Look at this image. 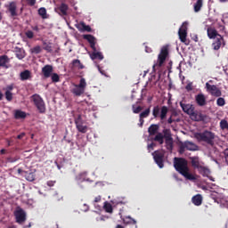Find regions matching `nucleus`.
<instances>
[{
	"label": "nucleus",
	"instance_id": "f257e3e1",
	"mask_svg": "<svg viewBox=\"0 0 228 228\" xmlns=\"http://www.w3.org/2000/svg\"><path fill=\"white\" fill-rule=\"evenodd\" d=\"M174 167L176 172L180 173L181 175H183L187 181H196L197 177L191 173H190V167H188V160L184 158L174 159Z\"/></svg>",
	"mask_w": 228,
	"mask_h": 228
},
{
	"label": "nucleus",
	"instance_id": "f03ea898",
	"mask_svg": "<svg viewBox=\"0 0 228 228\" xmlns=\"http://www.w3.org/2000/svg\"><path fill=\"white\" fill-rule=\"evenodd\" d=\"M180 106L183 111L187 115H190L191 118L195 120V122H202V120H204L205 116L202 113L195 110V107L192 104H186L181 102Z\"/></svg>",
	"mask_w": 228,
	"mask_h": 228
},
{
	"label": "nucleus",
	"instance_id": "7ed1b4c3",
	"mask_svg": "<svg viewBox=\"0 0 228 228\" xmlns=\"http://www.w3.org/2000/svg\"><path fill=\"white\" fill-rule=\"evenodd\" d=\"M195 138L198 140V142H202L203 143L213 147V145H215L216 134L209 130H205L203 132L195 134Z\"/></svg>",
	"mask_w": 228,
	"mask_h": 228
},
{
	"label": "nucleus",
	"instance_id": "20e7f679",
	"mask_svg": "<svg viewBox=\"0 0 228 228\" xmlns=\"http://www.w3.org/2000/svg\"><path fill=\"white\" fill-rule=\"evenodd\" d=\"M167 58H168V46H163L158 56L157 62L152 66L153 72H156L160 67H163L165 61H167Z\"/></svg>",
	"mask_w": 228,
	"mask_h": 228
},
{
	"label": "nucleus",
	"instance_id": "39448f33",
	"mask_svg": "<svg viewBox=\"0 0 228 228\" xmlns=\"http://www.w3.org/2000/svg\"><path fill=\"white\" fill-rule=\"evenodd\" d=\"M16 220V224L20 225H24L26 220H28V214H26V210H23L20 207H16L13 213Z\"/></svg>",
	"mask_w": 228,
	"mask_h": 228
},
{
	"label": "nucleus",
	"instance_id": "423d86ee",
	"mask_svg": "<svg viewBox=\"0 0 228 228\" xmlns=\"http://www.w3.org/2000/svg\"><path fill=\"white\" fill-rule=\"evenodd\" d=\"M163 133V134H162ZM162 133H158L153 138L154 142H158L159 145L165 143V140H172V132L170 129H164Z\"/></svg>",
	"mask_w": 228,
	"mask_h": 228
},
{
	"label": "nucleus",
	"instance_id": "0eeeda50",
	"mask_svg": "<svg viewBox=\"0 0 228 228\" xmlns=\"http://www.w3.org/2000/svg\"><path fill=\"white\" fill-rule=\"evenodd\" d=\"M167 113H168L167 106H162L160 108L159 105H156L153 107L152 115L154 118H158V117H159L161 120H165V118H167Z\"/></svg>",
	"mask_w": 228,
	"mask_h": 228
},
{
	"label": "nucleus",
	"instance_id": "6e6552de",
	"mask_svg": "<svg viewBox=\"0 0 228 228\" xmlns=\"http://www.w3.org/2000/svg\"><path fill=\"white\" fill-rule=\"evenodd\" d=\"M74 88L71 89V93L74 94L77 97H81L85 94V89L86 88V80L81 78L78 85H74Z\"/></svg>",
	"mask_w": 228,
	"mask_h": 228
},
{
	"label": "nucleus",
	"instance_id": "1a4fd4ad",
	"mask_svg": "<svg viewBox=\"0 0 228 228\" xmlns=\"http://www.w3.org/2000/svg\"><path fill=\"white\" fill-rule=\"evenodd\" d=\"M178 35L183 44L190 45V40L186 39V37H188V23L186 21L182 24V27L178 30Z\"/></svg>",
	"mask_w": 228,
	"mask_h": 228
},
{
	"label": "nucleus",
	"instance_id": "9d476101",
	"mask_svg": "<svg viewBox=\"0 0 228 228\" xmlns=\"http://www.w3.org/2000/svg\"><path fill=\"white\" fill-rule=\"evenodd\" d=\"M31 98L38 112L45 113V102H44V99L39 94H34Z\"/></svg>",
	"mask_w": 228,
	"mask_h": 228
},
{
	"label": "nucleus",
	"instance_id": "9b49d317",
	"mask_svg": "<svg viewBox=\"0 0 228 228\" xmlns=\"http://www.w3.org/2000/svg\"><path fill=\"white\" fill-rule=\"evenodd\" d=\"M205 88L212 97H222V90L219 89L216 85H211L208 82L206 83Z\"/></svg>",
	"mask_w": 228,
	"mask_h": 228
},
{
	"label": "nucleus",
	"instance_id": "f8f14e48",
	"mask_svg": "<svg viewBox=\"0 0 228 228\" xmlns=\"http://www.w3.org/2000/svg\"><path fill=\"white\" fill-rule=\"evenodd\" d=\"M152 156L158 167H159V168H163V167H165V164L163 163V159L165 158V154L159 151H155L152 153Z\"/></svg>",
	"mask_w": 228,
	"mask_h": 228
},
{
	"label": "nucleus",
	"instance_id": "ddd939ff",
	"mask_svg": "<svg viewBox=\"0 0 228 228\" xmlns=\"http://www.w3.org/2000/svg\"><path fill=\"white\" fill-rule=\"evenodd\" d=\"M222 45L223 47L225 46V40L224 39L223 36H219V37H216V39H214V42L212 43V48L214 51H218Z\"/></svg>",
	"mask_w": 228,
	"mask_h": 228
},
{
	"label": "nucleus",
	"instance_id": "4468645a",
	"mask_svg": "<svg viewBox=\"0 0 228 228\" xmlns=\"http://www.w3.org/2000/svg\"><path fill=\"white\" fill-rule=\"evenodd\" d=\"M191 167L195 170H199L204 166V163L200 161V159L199 157H190Z\"/></svg>",
	"mask_w": 228,
	"mask_h": 228
},
{
	"label": "nucleus",
	"instance_id": "2eb2a0df",
	"mask_svg": "<svg viewBox=\"0 0 228 228\" xmlns=\"http://www.w3.org/2000/svg\"><path fill=\"white\" fill-rule=\"evenodd\" d=\"M207 35L210 40H215L216 38L222 37V35L218 34V31L213 27H208L207 28Z\"/></svg>",
	"mask_w": 228,
	"mask_h": 228
},
{
	"label": "nucleus",
	"instance_id": "dca6fc26",
	"mask_svg": "<svg viewBox=\"0 0 228 228\" xmlns=\"http://www.w3.org/2000/svg\"><path fill=\"white\" fill-rule=\"evenodd\" d=\"M53 65L46 64L42 68V74L45 79L51 77L53 74Z\"/></svg>",
	"mask_w": 228,
	"mask_h": 228
},
{
	"label": "nucleus",
	"instance_id": "f3484780",
	"mask_svg": "<svg viewBox=\"0 0 228 228\" xmlns=\"http://www.w3.org/2000/svg\"><path fill=\"white\" fill-rule=\"evenodd\" d=\"M199 174H200L201 175H203V177H208L210 181L215 182V178H213L211 176V170H209V168L206 167H202L201 168H200L199 170Z\"/></svg>",
	"mask_w": 228,
	"mask_h": 228
},
{
	"label": "nucleus",
	"instance_id": "a211bd4d",
	"mask_svg": "<svg viewBox=\"0 0 228 228\" xmlns=\"http://www.w3.org/2000/svg\"><path fill=\"white\" fill-rule=\"evenodd\" d=\"M84 40H87V42L90 44L91 49L93 51H97V48H95V37L90 34H86L83 36Z\"/></svg>",
	"mask_w": 228,
	"mask_h": 228
},
{
	"label": "nucleus",
	"instance_id": "6ab92c4d",
	"mask_svg": "<svg viewBox=\"0 0 228 228\" xmlns=\"http://www.w3.org/2000/svg\"><path fill=\"white\" fill-rule=\"evenodd\" d=\"M196 104L198 106H206L208 102H206V96L203 94H199L195 96Z\"/></svg>",
	"mask_w": 228,
	"mask_h": 228
},
{
	"label": "nucleus",
	"instance_id": "aec40b11",
	"mask_svg": "<svg viewBox=\"0 0 228 228\" xmlns=\"http://www.w3.org/2000/svg\"><path fill=\"white\" fill-rule=\"evenodd\" d=\"M14 53H15L16 58H18V60H24V58H26V51L23 48L16 46Z\"/></svg>",
	"mask_w": 228,
	"mask_h": 228
},
{
	"label": "nucleus",
	"instance_id": "412c9836",
	"mask_svg": "<svg viewBox=\"0 0 228 228\" xmlns=\"http://www.w3.org/2000/svg\"><path fill=\"white\" fill-rule=\"evenodd\" d=\"M31 77H33L31 76V71H29V69H25L20 73V81H28L31 79Z\"/></svg>",
	"mask_w": 228,
	"mask_h": 228
},
{
	"label": "nucleus",
	"instance_id": "4be33fe9",
	"mask_svg": "<svg viewBox=\"0 0 228 228\" xmlns=\"http://www.w3.org/2000/svg\"><path fill=\"white\" fill-rule=\"evenodd\" d=\"M71 69H77V70H83V69H85V65H83V63H81V61H79L78 59H74L71 61Z\"/></svg>",
	"mask_w": 228,
	"mask_h": 228
},
{
	"label": "nucleus",
	"instance_id": "5701e85b",
	"mask_svg": "<svg viewBox=\"0 0 228 228\" xmlns=\"http://www.w3.org/2000/svg\"><path fill=\"white\" fill-rule=\"evenodd\" d=\"M8 11L12 17H17V2H11L8 5Z\"/></svg>",
	"mask_w": 228,
	"mask_h": 228
},
{
	"label": "nucleus",
	"instance_id": "b1692460",
	"mask_svg": "<svg viewBox=\"0 0 228 228\" xmlns=\"http://www.w3.org/2000/svg\"><path fill=\"white\" fill-rule=\"evenodd\" d=\"M77 29L79 31H86L87 33H92V27H90V25H86L85 21H81L77 26Z\"/></svg>",
	"mask_w": 228,
	"mask_h": 228
},
{
	"label": "nucleus",
	"instance_id": "393cba45",
	"mask_svg": "<svg viewBox=\"0 0 228 228\" xmlns=\"http://www.w3.org/2000/svg\"><path fill=\"white\" fill-rule=\"evenodd\" d=\"M9 61L10 57H8V55H0V67H3V69H8Z\"/></svg>",
	"mask_w": 228,
	"mask_h": 228
},
{
	"label": "nucleus",
	"instance_id": "a878e982",
	"mask_svg": "<svg viewBox=\"0 0 228 228\" xmlns=\"http://www.w3.org/2000/svg\"><path fill=\"white\" fill-rule=\"evenodd\" d=\"M159 131V125L152 124L148 128V133L150 136H154Z\"/></svg>",
	"mask_w": 228,
	"mask_h": 228
},
{
	"label": "nucleus",
	"instance_id": "bb28decb",
	"mask_svg": "<svg viewBox=\"0 0 228 228\" xmlns=\"http://www.w3.org/2000/svg\"><path fill=\"white\" fill-rule=\"evenodd\" d=\"M37 13L39 17H41L44 20L49 19V15L47 14V9H45V7H40L37 11Z\"/></svg>",
	"mask_w": 228,
	"mask_h": 228
},
{
	"label": "nucleus",
	"instance_id": "cd10ccee",
	"mask_svg": "<svg viewBox=\"0 0 228 228\" xmlns=\"http://www.w3.org/2000/svg\"><path fill=\"white\" fill-rule=\"evenodd\" d=\"M123 224L126 225H136V220L133 219L131 216H126L123 218Z\"/></svg>",
	"mask_w": 228,
	"mask_h": 228
},
{
	"label": "nucleus",
	"instance_id": "c85d7f7f",
	"mask_svg": "<svg viewBox=\"0 0 228 228\" xmlns=\"http://www.w3.org/2000/svg\"><path fill=\"white\" fill-rule=\"evenodd\" d=\"M57 10L59 12H61V15H67V12L69 11V5H67L66 4H61Z\"/></svg>",
	"mask_w": 228,
	"mask_h": 228
},
{
	"label": "nucleus",
	"instance_id": "c756f323",
	"mask_svg": "<svg viewBox=\"0 0 228 228\" xmlns=\"http://www.w3.org/2000/svg\"><path fill=\"white\" fill-rule=\"evenodd\" d=\"M86 175H88L87 172H82L76 176V181L80 183H83V181H88V179H86Z\"/></svg>",
	"mask_w": 228,
	"mask_h": 228
},
{
	"label": "nucleus",
	"instance_id": "7c9ffc66",
	"mask_svg": "<svg viewBox=\"0 0 228 228\" xmlns=\"http://www.w3.org/2000/svg\"><path fill=\"white\" fill-rule=\"evenodd\" d=\"M185 145L186 151H197V145L191 142H183Z\"/></svg>",
	"mask_w": 228,
	"mask_h": 228
},
{
	"label": "nucleus",
	"instance_id": "2f4dec72",
	"mask_svg": "<svg viewBox=\"0 0 228 228\" xmlns=\"http://www.w3.org/2000/svg\"><path fill=\"white\" fill-rule=\"evenodd\" d=\"M166 149L167 151H172L174 150V139H167L165 140Z\"/></svg>",
	"mask_w": 228,
	"mask_h": 228
},
{
	"label": "nucleus",
	"instance_id": "473e14b6",
	"mask_svg": "<svg viewBox=\"0 0 228 228\" xmlns=\"http://www.w3.org/2000/svg\"><path fill=\"white\" fill-rule=\"evenodd\" d=\"M26 117H27L26 112L22 110H16L14 113V118H16L17 120L20 118H26Z\"/></svg>",
	"mask_w": 228,
	"mask_h": 228
},
{
	"label": "nucleus",
	"instance_id": "72a5a7b5",
	"mask_svg": "<svg viewBox=\"0 0 228 228\" xmlns=\"http://www.w3.org/2000/svg\"><path fill=\"white\" fill-rule=\"evenodd\" d=\"M103 209L106 213H113V206L110 203H109L108 201L104 202Z\"/></svg>",
	"mask_w": 228,
	"mask_h": 228
},
{
	"label": "nucleus",
	"instance_id": "f704fd0d",
	"mask_svg": "<svg viewBox=\"0 0 228 228\" xmlns=\"http://www.w3.org/2000/svg\"><path fill=\"white\" fill-rule=\"evenodd\" d=\"M92 60H104V56L101 52H94L91 55Z\"/></svg>",
	"mask_w": 228,
	"mask_h": 228
},
{
	"label": "nucleus",
	"instance_id": "c9c22d12",
	"mask_svg": "<svg viewBox=\"0 0 228 228\" xmlns=\"http://www.w3.org/2000/svg\"><path fill=\"white\" fill-rule=\"evenodd\" d=\"M42 46L37 45L30 49L31 54H40L42 53Z\"/></svg>",
	"mask_w": 228,
	"mask_h": 228
},
{
	"label": "nucleus",
	"instance_id": "e433bc0d",
	"mask_svg": "<svg viewBox=\"0 0 228 228\" xmlns=\"http://www.w3.org/2000/svg\"><path fill=\"white\" fill-rule=\"evenodd\" d=\"M43 49L47 51V53H53V47L51 46V43H47L46 41H43Z\"/></svg>",
	"mask_w": 228,
	"mask_h": 228
},
{
	"label": "nucleus",
	"instance_id": "4c0bfd02",
	"mask_svg": "<svg viewBox=\"0 0 228 228\" xmlns=\"http://www.w3.org/2000/svg\"><path fill=\"white\" fill-rule=\"evenodd\" d=\"M149 115H151V107L141 112L139 115V118H147Z\"/></svg>",
	"mask_w": 228,
	"mask_h": 228
},
{
	"label": "nucleus",
	"instance_id": "58836bf2",
	"mask_svg": "<svg viewBox=\"0 0 228 228\" xmlns=\"http://www.w3.org/2000/svg\"><path fill=\"white\" fill-rule=\"evenodd\" d=\"M76 127L79 133L85 134L86 131H88V126H84L83 124L76 125Z\"/></svg>",
	"mask_w": 228,
	"mask_h": 228
},
{
	"label": "nucleus",
	"instance_id": "ea45409f",
	"mask_svg": "<svg viewBox=\"0 0 228 228\" xmlns=\"http://www.w3.org/2000/svg\"><path fill=\"white\" fill-rule=\"evenodd\" d=\"M201 8H202V0H197V2L194 4V12H200Z\"/></svg>",
	"mask_w": 228,
	"mask_h": 228
},
{
	"label": "nucleus",
	"instance_id": "a19ab883",
	"mask_svg": "<svg viewBox=\"0 0 228 228\" xmlns=\"http://www.w3.org/2000/svg\"><path fill=\"white\" fill-rule=\"evenodd\" d=\"M52 83H60V75L57 73H52L50 76Z\"/></svg>",
	"mask_w": 228,
	"mask_h": 228
},
{
	"label": "nucleus",
	"instance_id": "79ce46f5",
	"mask_svg": "<svg viewBox=\"0 0 228 228\" xmlns=\"http://www.w3.org/2000/svg\"><path fill=\"white\" fill-rule=\"evenodd\" d=\"M25 179L27 181H29L30 183H33V181H35V174L34 173H26Z\"/></svg>",
	"mask_w": 228,
	"mask_h": 228
},
{
	"label": "nucleus",
	"instance_id": "37998d69",
	"mask_svg": "<svg viewBox=\"0 0 228 228\" xmlns=\"http://www.w3.org/2000/svg\"><path fill=\"white\" fill-rule=\"evenodd\" d=\"M220 128L223 131H225V129H227V131H228V122H227V120L223 119V120L220 121Z\"/></svg>",
	"mask_w": 228,
	"mask_h": 228
},
{
	"label": "nucleus",
	"instance_id": "c03bdc74",
	"mask_svg": "<svg viewBox=\"0 0 228 228\" xmlns=\"http://www.w3.org/2000/svg\"><path fill=\"white\" fill-rule=\"evenodd\" d=\"M5 99H6V101H8L9 102L13 100V94H12V92H10V90H7V91L5 92Z\"/></svg>",
	"mask_w": 228,
	"mask_h": 228
},
{
	"label": "nucleus",
	"instance_id": "a18cd8bd",
	"mask_svg": "<svg viewBox=\"0 0 228 228\" xmlns=\"http://www.w3.org/2000/svg\"><path fill=\"white\" fill-rule=\"evenodd\" d=\"M132 110H133V113L138 114L142 111V110H143V108L142 106H132Z\"/></svg>",
	"mask_w": 228,
	"mask_h": 228
},
{
	"label": "nucleus",
	"instance_id": "49530a36",
	"mask_svg": "<svg viewBox=\"0 0 228 228\" xmlns=\"http://www.w3.org/2000/svg\"><path fill=\"white\" fill-rule=\"evenodd\" d=\"M216 104L220 107L225 106V99L219 96V98L216 100Z\"/></svg>",
	"mask_w": 228,
	"mask_h": 228
},
{
	"label": "nucleus",
	"instance_id": "de8ad7c7",
	"mask_svg": "<svg viewBox=\"0 0 228 228\" xmlns=\"http://www.w3.org/2000/svg\"><path fill=\"white\" fill-rule=\"evenodd\" d=\"M25 37H27V38H29L31 40L32 38H34L35 33H33L32 30H27L25 32Z\"/></svg>",
	"mask_w": 228,
	"mask_h": 228
},
{
	"label": "nucleus",
	"instance_id": "09e8293b",
	"mask_svg": "<svg viewBox=\"0 0 228 228\" xmlns=\"http://www.w3.org/2000/svg\"><path fill=\"white\" fill-rule=\"evenodd\" d=\"M75 124L76 126H78L79 124H83V118L81 115H77V117L75 118Z\"/></svg>",
	"mask_w": 228,
	"mask_h": 228
},
{
	"label": "nucleus",
	"instance_id": "8fccbe9b",
	"mask_svg": "<svg viewBox=\"0 0 228 228\" xmlns=\"http://www.w3.org/2000/svg\"><path fill=\"white\" fill-rule=\"evenodd\" d=\"M110 216H101L100 217H96V222H106Z\"/></svg>",
	"mask_w": 228,
	"mask_h": 228
},
{
	"label": "nucleus",
	"instance_id": "3c124183",
	"mask_svg": "<svg viewBox=\"0 0 228 228\" xmlns=\"http://www.w3.org/2000/svg\"><path fill=\"white\" fill-rule=\"evenodd\" d=\"M184 151H186V145L184 143H183L179 146V153L184 154Z\"/></svg>",
	"mask_w": 228,
	"mask_h": 228
},
{
	"label": "nucleus",
	"instance_id": "603ef678",
	"mask_svg": "<svg viewBox=\"0 0 228 228\" xmlns=\"http://www.w3.org/2000/svg\"><path fill=\"white\" fill-rule=\"evenodd\" d=\"M25 2L28 6H35V4H37V0H25Z\"/></svg>",
	"mask_w": 228,
	"mask_h": 228
},
{
	"label": "nucleus",
	"instance_id": "864d4df0",
	"mask_svg": "<svg viewBox=\"0 0 228 228\" xmlns=\"http://www.w3.org/2000/svg\"><path fill=\"white\" fill-rule=\"evenodd\" d=\"M185 89L187 90V92H191V90H193V83L190 82L189 84H187Z\"/></svg>",
	"mask_w": 228,
	"mask_h": 228
},
{
	"label": "nucleus",
	"instance_id": "5fc2aeb1",
	"mask_svg": "<svg viewBox=\"0 0 228 228\" xmlns=\"http://www.w3.org/2000/svg\"><path fill=\"white\" fill-rule=\"evenodd\" d=\"M202 195L201 194H196L191 198V200H202Z\"/></svg>",
	"mask_w": 228,
	"mask_h": 228
},
{
	"label": "nucleus",
	"instance_id": "6e6d98bb",
	"mask_svg": "<svg viewBox=\"0 0 228 228\" xmlns=\"http://www.w3.org/2000/svg\"><path fill=\"white\" fill-rule=\"evenodd\" d=\"M154 147H156V143L151 142L148 144V151L151 152V151H154Z\"/></svg>",
	"mask_w": 228,
	"mask_h": 228
},
{
	"label": "nucleus",
	"instance_id": "4d7b16f0",
	"mask_svg": "<svg viewBox=\"0 0 228 228\" xmlns=\"http://www.w3.org/2000/svg\"><path fill=\"white\" fill-rule=\"evenodd\" d=\"M47 186H49L50 188L54 186V184H56V181H53V180H50L46 183Z\"/></svg>",
	"mask_w": 228,
	"mask_h": 228
},
{
	"label": "nucleus",
	"instance_id": "13d9d810",
	"mask_svg": "<svg viewBox=\"0 0 228 228\" xmlns=\"http://www.w3.org/2000/svg\"><path fill=\"white\" fill-rule=\"evenodd\" d=\"M24 136H26V133L22 132L21 134H20L19 135H17V140H22V138H24Z\"/></svg>",
	"mask_w": 228,
	"mask_h": 228
},
{
	"label": "nucleus",
	"instance_id": "bf43d9fd",
	"mask_svg": "<svg viewBox=\"0 0 228 228\" xmlns=\"http://www.w3.org/2000/svg\"><path fill=\"white\" fill-rule=\"evenodd\" d=\"M192 204H194V206H200L202 204V200H192Z\"/></svg>",
	"mask_w": 228,
	"mask_h": 228
},
{
	"label": "nucleus",
	"instance_id": "052dcab7",
	"mask_svg": "<svg viewBox=\"0 0 228 228\" xmlns=\"http://www.w3.org/2000/svg\"><path fill=\"white\" fill-rule=\"evenodd\" d=\"M32 29H33V31H37V33H38V31H40V28H38L37 25L32 27Z\"/></svg>",
	"mask_w": 228,
	"mask_h": 228
},
{
	"label": "nucleus",
	"instance_id": "680f3d73",
	"mask_svg": "<svg viewBox=\"0 0 228 228\" xmlns=\"http://www.w3.org/2000/svg\"><path fill=\"white\" fill-rule=\"evenodd\" d=\"M144 118H139V122H140V126L142 127L143 126V122H145V120H143Z\"/></svg>",
	"mask_w": 228,
	"mask_h": 228
},
{
	"label": "nucleus",
	"instance_id": "e2e57ef3",
	"mask_svg": "<svg viewBox=\"0 0 228 228\" xmlns=\"http://www.w3.org/2000/svg\"><path fill=\"white\" fill-rule=\"evenodd\" d=\"M98 70L99 72H101V74H102V76H105L106 73L104 72V70L101 69V66H98Z\"/></svg>",
	"mask_w": 228,
	"mask_h": 228
},
{
	"label": "nucleus",
	"instance_id": "0e129e2a",
	"mask_svg": "<svg viewBox=\"0 0 228 228\" xmlns=\"http://www.w3.org/2000/svg\"><path fill=\"white\" fill-rule=\"evenodd\" d=\"M88 209H89L88 205L84 204V209H83V211H88Z\"/></svg>",
	"mask_w": 228,
	"mask_h": 228
},
{
	"label": "nucleus",
	"instance_id": "69168bd1",
	"mask_svg": "<svg viewBox=\"0 0 228 228\" xmlns=\"http://www.w3.org/2000/svg\"><path fill=\"white\" fill-rule=\"evenodd\" d=\"M174 122V119H172V117H170L168 119H167V124H172Z\"/></svg>",
	"mask_w": 228,
	"mask_h": 228
},
{
	"label": "nucleus",
	"instance_id": "338daca9",
	"mask_svg": "<svg viewBox=\"0 0 228 228\" xmlns=\"http://www.w3.org/2000/svg\"><path fill=\"white\" fill-rule=\"evenodd\" d=\"M224 156L228 159V148L224 151Z\"/></svg>",
	"mask_w": 228,
	"mask_h": 228
},
{
	"label": "nucleus",
	"instance_id": "774afa93",
	"mask_svg": "<svg viewBox=\"0 0 228 228\" xmlns=\"http://www.w3.org/2000/svg\"><path fill=\"white\" fill-rule=\"evenodd\" d=\"M116 228H124V226H122V224H118Z\"/></svg>",
	"mask_w": 228,
	"mask_h": 228
}]
</instances>
